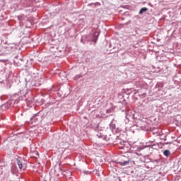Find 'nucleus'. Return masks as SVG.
Here are the masks:
<instances>
[{"label": "nucleus", "mask_w": 181, "mask_h": 181, "mask_svg": "<svg viewBox=\"0 0 181 181\" xmlns=\"http://www.w3.org/2000/svg\"><path fill=\"white\" fill-rule=\"evenodd\" d=\"M146 11H148V8L144 7V8H141L139 13L142 14L143 12H146Z\"/></svg>", "instance_id": "20e7f679"}, {"label": "nucleus", "mask_w": 181, "mask_h": 181, "mask_svg": "<svg viewBox=\"0 0 181 181\" xmlns=\"http://www.w3.org/2000/svg\"><path fill=\"white\" fill-rule=\"evenodd\" d=\"M13 103V100H8L6 105H4L1 107H2V108H4V107H6V105H10V107H11V105H12Z\"/></svg>", "instance_id": "f257e3e1"}, {"label": "nucleus", "mask_w": 181, "mask_h": 181, "mask_svg": "<svg viewBox=\"0 0 181 181\" xmlns=\"http://www.w3.org/2000/svg\"><path fill=\"white\" fill-rule=\"evenodd\" d=\"M163 155H164L165 156H168L169 155H170V151H169V150H165V151H164V152H163Z\"/></svg>", "instance_id": "7ed1b4c3"}, {"label": "nucleus", "mask_w": 181, "mask_h": 181, "mask_svg": "<svg viewBox=\"0 0 181 181\" xmlns=\"http://www.w3.org/2000/svg\"><path fill=\"white\" fill-rule=\"evenodd\" d=\"M17 163L18 165L19 169H22L23 168V165L22 164V162H21V160H17Z\"/></svg>", "instance_id": "f03ea898"}, {"label": "nucleus", "mask_w": 181, "mask_h": 181, "mask_svg": "<svg viewBox=\"0 0 181 181\" xmlns=\"http://www.w3.org/2000/svg\"><path fill=\"white\" fill-rule=\"evenodd\" d=\"M129 161H124L122 163H120V165H122V166H126V165H129Z\"/></svg>", "instance_id": "39448f33"}]
</instances>
